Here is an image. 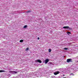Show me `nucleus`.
<instances>
[{
    "label": "nucleus",
    "mask_w": 78,
    "mask_h": 78,
    "mask_svg": "<svg viewBox=\"0 0 78 78\" xmlns=\"http://www.w3.org/2000/svg\"><path fill=\"white\" fill-rule=\"evenodd\" d=\"M67 33L68 34H71V33L69 32H67Z\"/></svg>",
    "instance_id": "ddd939ff"
},
{
    "label": "nucleus",
    "mask_w": 78,
    "mask_h": 78,
    "mask_svg": "<svg viewBox=\"0 0 78 78\" xmlns=\"http://www.w3.org/2000/svg\"><path fill=\"white\" fill-rule=\"evenodd\" d=\"M59 71H57L56 72H55L54 73V74L55 75H58L59 73Z\"/></svg>",
    "instance_id": "f03ea898"
},
{
    "label": "nucleus",
    "mask_w": 78,
    "mask_h": 78,
    "mask_svg": "<svg viewBox=\"0 0 78 78\" xmlns=\"http://www.w3.org/2000/svg\"><path fill=\"white\" fill-rule=\"evenodd\" d=\"M48 61H49V60L48 58H47V59H46L45 61V64H47Z\"/></svg>",
    "instance_id": "20e7f679"
},
{
    "label": "nucleus",
    "mask_w": 78,
    "mask_h": 78,
    "mask_svg": "<svg viewBox=\"0 0 78 78\" xmlns=\"http://www.w3.org/2000/svg\"><path fill=\"white\" fill-rule=\"evenodd\" d=\"M70 75H73V76L74 75V74H73V73H71L70 74Z\"/></svg>",
    "instance_id": "dca6fc26"
},
{
    "label": "nucleus",
    "mask_w": 78,
    "mask_h": 78,
    "mask_svg": "<svg viewBox=\"0 0 78 78\" xmlns=\"http://www.w3.org/2000/svg\"><path fill=\"white\" fill-rule=\"evenodd\" d=\"M37 62H39V63H42V61L40 60H37Z\"/></svg>",
    "instance_id": "39448f33"
},
{
    "label": "nucleus",
    "mask_w": 78,
    "mask_h": 78,
    "mask_svg": "<svg viewBox=\"0 0 78 78\" xmlns=\"http://www.w3.org/2000/svg\"><path fill=\"white\" fill-rule=\"evenodd\" d=\"M23 28H27V25H26L25 26H24L23 27Z\"/></svg>",
    "instance_id": "423d86ee"
},
{
    "label": "nucleus",
    "mask_w": 78,
    "mask_h": 78,
    "mask_svg": "<svg viewBox=\"0 0 78 78\" xmlns=\"http://www.w3.org/2000/svg\"><path fill=\"white\" fill-rule=\"evenodd\" d=\"M37 39L38 40H39V37H38Z\"/></svg>",
    "instance_id": "f3484780"
},
{
    "label": "nucleus",
    "mask_w": 78,
    "mask_h": 78,
    "mask_svg": "<svg viewBox=\"0 0 78 78\" xmlns=\"http://www.w3.org/2000/svg\"><path fill=\"white\" fill-rule=\"evenodd\" d=\"M48 51L49 53H50L51 51V50L50 49H49L48 50Z\"/></svg>",
    "instance_id": "0eeeda50"
},
{
    "label": "nucleus",
    "mask_w": 78,
    "mask_h": 78,
    "mask_svg": "<svg viewBox=\"0 0 78 78\" xmlns=\"http://www.w3.org/2000/svg\"><path fill=\"white\" fill-rule=\"evenodd\" d=\"M64 50H68V48H64Z\"/></svg>",
    "instance_id": "2eb2a0df"
},
{
    "label": "nucleus",
    "mask_w": 78,
    "mask_h": 78,
    "mask_svg": "<svg viewBox=\"0 0 78 78\" xmlns=\"http://www.w3.org/2000/svg\"><path fill=\"white\" fill-rule=\"evenodd\" d=\"M50 32H51V31Z\"/></svg>",
    "instance_id": "6ab92c4d"
},
{
    "label": "nucleus",
    "mask_w": 78,
    "mask_h": 78,
    "mask_svg": "<svg viewBox=\"0 0 78 78\" xmlns=\"http://www.w3.org/2000/svg\"><path fill=\"white\" fill-rule=\"evenodd\" d=\"M20 42H23V40H20Z\"/></svg>",
    "instance_id": "6e6552de"
},
{
    "label": "nucleus",
    "mask_w": 78,
    "mask_h": 78,
    "mask_svg": "<svg viewBox=\"0 0 78 78\" xmlns=\"http://www.w3.org/2000/svg\"><path fill=\"white\" fill-rule=\"evenodd\" d=\"M10 75V74H9V75Z\"/></svg>",
    "instance_id": "a211bd4d"
},
{
    "label": "nucleus",
    "mask_w": 78,
    "mask_h": 78,
    "mask_svg": "<svg viewBox=\"0 0 78 78\" xmlns=\"http://www.w3.org/2000/svg\"><path fill=\"white\" fill-rule=\"evenodd\" d=\"M9 73H13V71H9Z\"/></svg>",
    "instance_id": "4468645a"
},
{
    "label": "nucleus",
    "mask_w": 78,
    "mask_h": 78,
    "mask_svg": "<svg viewBox=\"0 0 78 78\" xmlns=\"http://www.w3.org/2000/svg\"><path fill=\"white\" fill-rule=\"evenodd\" d=\"M29 48H27L26 49V51H27V50H28Z\"/></svg>",
    "instance_id": "f8f14e48"
},
{
    "label": "nucleus",
    "mask_w": 78,
    "mask_h": 78,
    "mask_svg": "<svg viewBox=\"0 0 78 78\" xmlns=\"http://www.w3.org/2000/svg\"><path fill=\"white\" fill-rule=\"evenodd\" d=\"M13 73H17V72H16L15 71H13Z\"/></svg>",
    "instance_id": "9b49d317"
},
{
    "label": "nucleus",
    "mask_w": 78,
    "mask_h": 78,
    "mask_svg": "<svg viewBox=\"0 0 78 78\" xmlns=\"http://www.w3.org/2000/svg\"><path fill=\"white\" fill-rule=\"evenodd\" d=\"M5 72V71L4 70H0V73L1 72Z\"/></svg>",
    "instance_id": "1a4fd4ad"
},
{
    "label": "nucleus",
    "mask_w": 78,
    "mask_h": 78,
    "mask_svg": "<svg viewBox=\"0 0 78 78\" xmlns=\"http://www.w3.org/2000/svg\"><path fill=\"white\" fill-rule=\"evenodd\" d=\"M63 28H64V29H70V27H69L68 26H65L63 27Z\"/></svg>",
    "instance_id": "7ed1b4c3"
},
{
    "label": "nucleus",
    "mask_w": 78,
    "mask_h": 78,
    "mask_svg": "<svg viewBox=\"0 0 78 78\" xmlns=\"http://www.w3.org/2000/svg\"><path fill=\"white\" fill-rule=\"evenodd\" d=\"M66 62H73V61H72V58H68L66 60Z\"/></svg>",
    "instance_id": "f257e3e1"
},
{
    "label": "nucleus",
    "mask_w": 78,
    "mask_h": 78,
    "mask_svg": "<svg viewBox=\"0 0 78 78\" xmlns=\"http://www.w3.org/2000/svg\"><path fill=\"white\" fill-rule=\"evenodd\" d=\"M31 10H28L27 11V12H31Z\"/></svg>",
    "instance_id": "9d476101"
}]
</instances>
